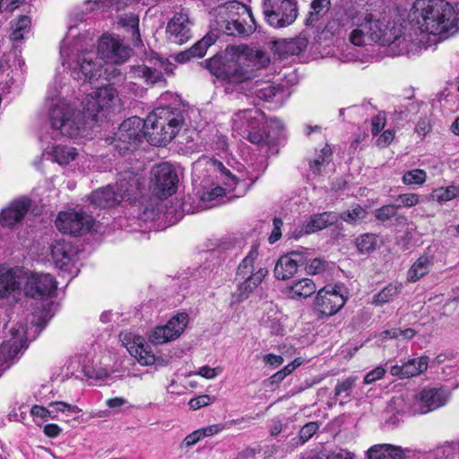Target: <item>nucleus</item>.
Instances as JSON below:
<instances>
[{
    "mask_svg": "<svg viewBox=\"0 0 459 459\" xmlns=\"http://www.w3.org/2000/svg\"><path fill=\"white\" fill-rule=\"evenodd\" d=\"M273 229L269 236V242L271 244H274L277 242L281 237V227L283 225V222L279 218H274L273 221Z\"/></svg>",
    "mask_w": 459,
    "mask_h": 459,
    "instance_id": "nucleus-62",
    "label": "nucleus"
},
{
    "mask_svg": "<svg viewBox=\"0 0 459 459\" xmlns=\"http://www.w3.org/2000/svg\"><path fill=\"white\" fill-rule=\"evenodd\" d=\"M94 225L95 221L91 215L73 210L59 212L56 221V226L60 231L74 236L91 231Z\"/></svg>",
    "mask_w": 459,
    "mask_h": 459,
    "instance_id": "nucleus-19",
    "label": "nucleus"
},
{
    "mask_svg": "<svg viewBox=\"0 0 459 459\" xmlns=\"http://www.w3.org/2000/svg\"><path fill=\"white\" fill-rule=\"evenodd\" d=\"M332 150L325 144L319 152H316L313 160L309 161V169L314 176H320L325 167L332 161Z\"/></svg>",
    "mask_w": 459,
    "mask_h": 459,
    "instance_id": "nucleus-37",
    "label": "nucleus"
},
{
    "mask_svg": "<svg viewBox=\"0 0 459 459\" xmlns=\"http://www.w3.org/2000/svg\"><path fill=\"white\" fill-rule=\"evenodd\" d=\"M117 90L110 84L88 94L82 101L83 111L75 110L55 86H50L47 100L51 101L49 119L52 128L64 136L81 137L85 134L87 118L98 121L115 105Z\"/></svg>",
    "mask_w": 459,
    "mask_h": 459,
    "instance_id": "nucleus-2",
    "label": "nucleus"
},
{
    "mask_svg": "<svg viewBox=\"0 0 459 459\" xmlns=\"http://www.w3.org/2000/svg\"><path fill=\"white\" fill-rule=\"evenodd\" d=\"M132 49L115 35H103L98 44V53L107 63L119 65L130 56Z\"/></svg>",
    "mask_w": 459,
    "mask_h": 459,
    "instance_id": "nucleus-21",
    "label": "nucleus"
},
{
    "mask_svg": "<svg viewBox=\"0 0 459 459\" xmlns=\"http://www.w3.org/2000/svg\"><path fill=\"white\" fill-rule=\"evenodd\" d=\"M184 121V112L180 108L160 107L145 120L139 117L126 119L113 136L106 138V142L120 154L135 150L143 137L152 145H165L174 139Z\"/></svg>",
    "mask_w": 459,
    "mask_h": 459,
    "instance_id": "nucleus-1",
    "label": "nucleus"
},
{
    "mask_svg": "<svg viewBox=\"0 0 459 459\" xmlns=\"http://www.w3.org/2000/svg\"><path fill=\"white\" fill-rule=\"evenodd\" d=\"M407 16L430 46L437 36L446 38L459 29L454 7L444 0H415Z\"/></svg>",
    "mask_w": 459,
    "mask_h": 459,
    "instance_id": "nucleus-3",
    "label": "nucleus"
},
{
    "mask_svg": "<svg viewBox=\"0 0 459 459\" xmlns=\"http://www.w3.org/2000/svg\"><path fill=\"white\" fill-rule=\"evenodd\" d=\"M122 0H87L84 2L85 8L82 10V14L93 11L95 9L106 8L116 5L117 9L120 8Z\"/></svg>",
    "mask_w": 459,
    "mask_h": 459,
    "instance_id": "nucleus-52",
    "label": "nucleus"
},
{
    "mask_svg": "<svg viewBox=\"0 0 459 459\" xmlns=\"http://www.w3.org/2000/svg\"><path fill=\"white\" fill-rule=\"evenodd\" d=\"M30 18L27 15H22L12 26L11 39L19 41L23 39L24 36L30 32Z\"/></svg>",
    "mask_w": 459,
    "mask_h": 459,
    "instance_id": "nucleus-45",
    "label": "nucleus"
},
{
    "mask_svg": "<svg viewBox=\"0 0 459 459\" xmlns=\"http://www.w3.org/2000/svg\"><path fill=\"white\" fill-rule=\"evenodd\" d=\"M325 459H354L353 454L345 449H335L332 451Z\"/></svg>",
    "mask_w": 459,
    "mask_h": 459,
    "instance_id": "nucleus-64",
    "label": "nucleus"
},
{
    "mask_svg": "<svg viewBox=\"0 0 459 459\" xmlns=\"http://www.w3.org/2000/svg\"><path fill=\"white\" fill-rule=\"evenodd\" d=\"M228 57L236 62L238 68L248 72L247 82L254 75L255 70L262 69L270 63L266 53L247 46H229Z\"/></svg>",
    "mask_w": 459,
    "mask_h": 459,
    "instance_id": "nucleus-13",
    "label": "nucleus"
},
{
    "mask_svg": "<svg viewBox=\"0 0 459 459\" xmlns=\"http://www.w3.org/2000/svg\"><path fill=\"white\" fill-rule=\"evenodd\" d=\"M175 65L170 63L168 59L163 57H156L153 61V66H148L145 65H137L133 67L134 77L142 78L147 83L154 84L157 82H163V74H172Z\"/></svg>",
    "mask_w": 459,
    "mask_h": 459,
    "instance_id": "nucleus-25",
    "label": "nucleus"
},
{
    "mask_svg": "<svg viewBox=\"0 0 459 459\" xmlns=\"http://www.w3.org/2000/svg\"><path fill=\"white\" fill-rule=\"evenodd\" d=\"M228 56L227 47L223 60L221 56H213L205 61L206 68L217 78L227 81L230 83L238 84L247 82L248 72L239 70L236 62L230 60Z\"/></svg>",
    "mask_w": 459,
    "mask_h": 459,
    "instance_id": "nucleus-18",
    "label": "nucleus"
},
{
    "mask_svg": "<svg viewBox=\"0 0 459 459\" xmlns=\"http://www.w3.org/2000/svg\"><path fill=\"white\" fill-rule=\"evenodd\" d=\"M211 28L218 33L229 36L250 34L254 28V17L250 9L238 1H228L218 4L210 12Z\"/></svg>",
    "mask_w": 459,
    "mask_h": 459,
    "instance_id": "nucleus-6",
    "label": "nucleus"
},
{
    "mask_svg": "<svg viewBox=\"0 0 459 459\" xmlns=\"http://www.w3.org/2000/svg\"><path fill=\"white\" fill-rule=\"evenodd\" d=\"M281 320V316L277 312L272 311L263 317L262 324L264 328L268 329L270 333L279 335L282 334L284 331Z\"/></svg>",
    "mask_w": 459,
    "mask_h": 459,
    "instance_id": "nucleus-46",
    "label": "nucleus"
},
{
    "mask_svg": "<svg viewBox=\"0 0 459 459\" xmlns=\"http://www.w3.org/2000/svg\"><path fill=\"white\" fill-rule=\"evenodd\" d=\"M395 206L398 208L401 207H412L417 205L420 203V197L417 194L414 193H407L399 195L395 198Z\"/></svg>",
    "mask_w": 459,
    "mask_h": 459,
    "instance_id": "nucleus-53",
    "label": "nucleus"
},
{
    "mask_svg": "<svg viewBox=\"0 0 459 459\" xmlns=\"http://www.w3.org/2000/svg\"><path fill=\"white\" fill-rule=\"evenodd\" d=\"M30 414L34 419H41L47 420L48 418L51 419V408H45L40 405H33L30 409Z\"/></svg>",
    "mask_w": 459,
    "mask_h": 459,
    "instance_id": "nucleus-59",
    "label": "nucleus"
},
{
    "mask_svg": "<svg viewBox=\"0 0 459 459\" xmlns=\"http://www.w3.org/2000/svg\"><path fill=\"white\" fill-rule=\"evenodd\" d=\"M31 205V200L27 196H21L10 202L0 212V225L13 227L24 218Z\"/></svg>",
    "mask_w": 459,
    "mask_h": 459,
    "instance_id": "nucleus-27",
    "label": "nucleus"
},
{
    "mask_svg": "<svg viewBox=\"0 0 459 459\" xmlns=\"http://www.w3.org/2000/svg\"><path fill=\"white\" fill-rule=\"evenodd\" d=\"M451 397V393L446 387H427L418 394L408 400L406 410L403 413L426 414L445 406Z\"/></svg>",
    "mask_w": 459,
    "mask_h": 459,
    "instance_id": "nucleus-12",
    "label": "nucleus"
},
{
    "mask_svg": "<svg viewBox=\"0 0 459 459\" xmlns=\"http://www.w3.org/2000/svg\"><path fill=\"white\" fill-rule=\"evenodd\" d=\"M261 450L260 446L247 447L237 455L236 459H255V455L259 454Z\"/></svg>",
    "mask_w": 459,
    "mask_h": 459,
    "instance_id": "nucleus-63",
    "label": "nucleus"
},
{
    "mask_svg": "<svg viewBox=\"0 0 459 459\" xmlns=\"http://www.w3.org/2000/svg\"><path fill=\"white\" fill-rule=\"evenodd\" d=\"M302 266H305L307 274L316 275L324 274L327 271L329 264L325 259L318 257L308 259L306 255V262Z\"/></svg>",
    "mask_w": 459,
    "mask_h": 459,
    "instance_id": "nucleus-47",
    "label": "nucleus"
},
{
    "mask_svg": "<svg viewBox=\"0 0 459 459\" xmlns=\"http://www.w3.org/2000/svg\"><path fill=\"white\" fill-rule=\"evenodd\" d=\"M435 259L434 251H432L430 247H428L407 271V281L409 282H416L426 276L433 267Z\"/></svg>",
    "mask_w": 459,
    "mask_h": 459,
    "instance_id": "nucleus-30",
    "label": "nucleus"
},
{
    "mask_svg": "<svg viewBox=\"0 0 459 459\" xmlns=\"http://www.w3.org/2000/svg\"><path fill=\"white\" fill-rule=\"evenodd\" d=\"M282 91V88L274 85L270 82H254L249 90L247 96H255L256 99L264 101H271L273 97Z\"/></svg>",
    "mask_w": 459,
    "mask_h": 459,
    "instance_id": "nucleus-34",
    "label": "nucleus"
},
{
    "mask_svg": "<svg viewBox=\"0 0 459 459\" xmlns=\"http://www.w3.org/2000/svg\"><path fill=\"white\" fill-rule=\"evenodd\" d=\"M224 427L221 424H212L206 426L204 428L198 429V432L200 434L201 439L208 437H212L221 431H222Z\"/></svg>",
    "mask_w": 459,
    "mask_h": 459,
    "instance_id": "nucleus-61",
    "label": "nucleus"
},
{
    "mask_svg": "<svg viewBox=\"0 0 459 459\" xmlns=\"http://www.w3.org/2000/svg\"><path fill=\"white\" fill-rule=\"evenodd\" d=\"M119 337L128 352L134 357L140 364L148 366L155 362V357L143 336L133 332H123L120 333Z\"/></svg>",
    "mask_w": 459,
    "mask_h": 459,
    "instance_id": "nucleus-23",
    "label": "nucleus"
},
{
    "mask_svg": "<svg viewBox=\"0 0 459 459\" xmlns=\"http://www.w3.org/2000/svg\"><path fill=\"white\" fill-rule=\"evenodd\" d=\"M258 247L253 246L248 254L239 264L237 270L238 289L233 294L237 302L247 299L249 294L264 281L268 271L264 267L255 270V261L258 259Z\"/></svg>",
    "mask_w": 459,
    "mask_h": 459,
    "instance_id": "nucleus-9",
    "label": "nucleus"
},
{
    "mask_svg": "<svg viewBox=\"0 0 459 459\" xmlns=\"http://www.w3.org/2000/svg\"><path fill=\"white\" fill-rule=\"evenodd\" d=\"M339 216L335 212H325L309 217L304 225V233L312 234L335 224Z\"/></svg>",
    "mask_w": 459,
    "mask_h": 459,
    "instance_id": "nucleus-33",
    "label": "nucleus"
},
{
    "mask_svg": "<svg viewBox=\"0 0 459 459\" xmlns=\"http://www.w3.org/2000/svg\"><path fill=\"white\" fill-rule=\"evenodd\" d=\"M26 272L18 266L0 264V299H18L23 294Z\"/></svg>",
    "mask_w": 459,
    "mask_h": 459,
    "instance_id": "nucleus-16",
    "label": "nucleus"
},
{
    "mask_svg": "<svg viewBox=\"0 0 459 459\" xmlns=\"http://www.w3.org/2000/svg\"><path fill=\"white\" fill-rule=\"evenodd\" d=\"M340 219L350 223L356 224L359 221L363 220L367 216V212L360 205L352 206L351 209L347 210L338 215Z\"/></svg>",
    "mask_w": 459,
    "mask_h": 459,
    "instance_id": "nucleus-48",
    "label": "nucleus"
},
{
    "mask_svg": "<svg viewBox=\"0 0 459 459\" xmlns=\"http://www.w3.org/2000/svg\"><path fill=\"white\" fill-rule=\"evenodd\" d=\"M85 375L90 378H94L97 380H104L109 377L110 372L108 369H107L105 368L93 366V367H87L85 368Z\"/></svg>",
    "mask_w": 459,
    "mask_h": 459,
    "instance_id": "nucleus-57",
    "label": "nucleus"
},
{
    "mask_svg": "<svg viewBox=\"0 0 459 459\" xmlns=\"http://www.w3.org/2000/svg\"><path fill=\"white\" fill-rule=\"evenodd\" d=\"M215 36L212 34H207L202 39L197 41L190 49L186 52L179 54L177 57L178 61H186L190 57H203L207 48L214 44Z\"/></svg>",
    "mask_w": 459,
    "mask_h": 459,
    "instance_id": "nucleus-36",
    "label": "nucleus"
},
{
    "mask_svg": "<svg viewBox=\"0 0 459 459\" xmlns=\"http://www.w3.org/2000/svg\"><path fill=\"white\" fill-rule=\"evenodd\" d=\"M191 26L192 23L186 13H176L166 27L168 40L178 45L187 42L192 37Z\"/></svg>",
    "mask_w": 459,
    "mask_h": 459,
    "instance_id": "nucleus-26",
    "label": "nucleus"
},
{
    "mask_svg": "<svg viewBox=\"0 0 459 459\" xmlns=\"http://www.w3.org/2000/svg\"><path fill=\"white\" fill-rule=\"evenodd\" d=\"M188 318L186 313L175 315L166 325L155 326L149 332V342L154 345H161L178 339L186 328Z\"/></svg>",
    "mask_w": 459,
    "mask_h": 459,
    "instance_id": "nucleus-17",
    "label": "nucleus"
},
{
    "mask_svg": "<svg viewBox=\"0 0 459 459\" xmlns=\"http://www.w3.org/2000/svg\"><path fill=\"white\" fill-rule=\"evenodd\" d=\"M306 262V254L299 251H293L281 255L275 266L274 276L278 280L285 281L290 279L297 272L299 266Z\"/></svg>",
    "mask_w": 459,
    "mask_h": 459,
    "instance_id": "nucleus-28",
    "label": "nucleus"
},
{
    "mask_svg": "<svg viewBox=\"0 0 459 459\" xmlns=\"http://www.w3.org/2000/svg\"><path fill=\"white\" fill-rule=\"evenodd\" d=\"M39 323L31 321V326L28 327L22 323L11 329V338L0 345V377L20 358V354L27 348V341L30 331L34 333L42 330Z\"/></svg>",
    "mask_w": 459,
    "mask_h": 459,
    "instance_id": "nucleus-10",
    "label": "nucleus"
},
{
    "mask_svg": "<svg viewBox=\"0 0 459 459\" xmlns=\"http://www.w3.org/2000/svg\"><path fill=\"white\" fill-rule=\"evenodd\" d=\"M402 289L403 284L401 282L390 283L374 296L373 303L377 306H382L391 302L400 294Z\"/></svg>",
    "mask_w": 459,
    "mask_h": 459,
    "instance_id": "nucleus-40",
    "label": "nucleus"
},
{
    "mask_svg": "<svg viewBox=\"0 0 459 459\" xmlns=\"http://www.w3.org/2000/svg\"><path fill=\"white\" fill-rule=\"evenodd\" d=\"M263 11L272 27H286L298 17L297 0H264Z\"/></svg>",
    "mask_w": 459,
    "mask_h": 459,
    "instance_id": "nucleus-15",
    "label": "nucleus"
},
{
    "mask_svg": "<svg viewBox=\"0 0 459 459\" xmlns=\"http://www.w3.org/2000/svg\"><path fill=\"white\" fill-rule=\"evenodd\" d=\"M369 459H403V452L398 446L391 445H378L371 447L368 451Z\"/></svg>",
    "mask_w": 459,
    "mask_h": 459,
    "instance_id": "nucleus-38",
    "label": "nucleus"
},
{
    "mask_svg": "<svg viewBox=\"0 0 459 459\" xmlns=\"http://www.w3.org/2000/svg\"><path fill=\"white\" fill-rule=\"evenodd\" d=\"M429 365V358L426 356L418 359H411L404 362L403 365H394L390 368L392 376H397L402 378L411 377L427 370Z\"/></svg>",
    "mask_w": 459,
    "mask_h": 459,
    "instance_id": "nucleus-32",
    "label": "nucleus"
},
{
    "mask_svg": "<svg viewBox=\"0 0 459 459\" xmlns=\"http://www.w3.org/2000/svg\"><path fill=\"white\" fill-rule=\"evenodd\" d=\"M346 19L350 22L349 39L353 45L362 46L367 39L380 44L388 22L385 17L375 19L368 9L351 6L346 9Z\"/></svg>",
    "mask_w": 459,
    "mask_h": 459,
    "instance_id": "nucleus-8",
    "label": "nucleus"
},
{
    "mask_svg": "<svg viewBox=\"0 0 459 459\" xmlns=\"http://www.w3.org/2000/svg\"><path fill=\"white\" fill-rule=\"evenodd\" d=\"M51 255L56 267L63 273L75 275L78 272L74 264V250L72 246L65 242H56L51 247Z\"/></svg>",
    "mask_w": 459,
    "mask_h": 459,
    "instance_id": "nucleus-29",
    "label": "nucleus"
},
{
    "mask_svg": "<svg viewBox=\"0 0 459 459\" xmlns=\"http://www.w3.org/2000/svg\"><path fill=\"white\" fill-rule=\"evenodd\" d=\"M56 290V281L49 273H31L26 272L23 294L33 299L49 296Z\"/></svg>",
    "mask_w": 459,
    "mask_h": 459,
    "instance_id": "nucleus-22",
    "label": "nucleus"
},
{
    "mask_svg": "<svg viewBox=\"0 0 459 459\" xmlns=\"http://www.w3.org/2000/svg\"><path fill=\"white\" fill-rule=\"evenodd\" d=\"M427 179V173L420 169H415L405 172L403 176V183L407 186L423 185Z\"/></svg>",
    "mask_w": 459,
    "mask_h": 459,
    "instance_id": "nucleus-49",
    "label": "nucleus"
},
{
    "mask_svg": "<svg viewBox=\"0 0 459 459\" xmlns=\"http://www.w3.org/2000/svg\"><path fill=\"white\" fill-rule=\"evenodd\" d=\"M316 290V284L313 280L301 278L288 284L284 288L283 293L291 299L299 300L312 296Z\"/></svg>",
    "mask_w": 459,
    "mask_h": 459,
    "instance_id": "nucleus-31",
    "label": "nucleus"
},
{
    "mask_svg": "<svg viewBox=\"0 0 459 459\" xmlns=\"http://www.w3.org/2000/svg\"><path fill=\"white\" fill-rule=\"evenodd\" d=\"M51 160L58 163L61 166L68 165L78 155L75 148L67 145H55L51 148L50 152L46 153Z\"/></svg>",
    "mask_w": 459,
    "mask_h": 459,
    "instance_id": "nucleus-35",
    "label": "nucleus"
},
{
    "mask_svg": "<svg viewBox=\"0 0 459 459\" xmlns=\"http://www.w3.org/2000/svg\"><path fill=\"white\" fill-rule=\"evenodd\" d=\"M121 23L123 26L127 27L132 30V33L134 36H136L137 38L140 37L139 32V18L134 13H128L126 14L124 17L121 18Z\"/></svg>",
    "mask_w": 459,
    "mask_h": 459,
    "instance_id": "nucleus-56",
    "label": "nucleus"
},
{
    "mask_svg": "<svg viewBox=\"0 0 459 459\" xmlns=\"http://www.w3.org/2000/svg\"><path fill=\"white\" fill-rule=\"evenodd\" d=\"M357 378L354 377H348L341 381H338L334 387V396L337 397H349L351 391L353 389Z\"/></svg>",
    "mask_w": 459,
    "mask_h": 459,
    "instance_id": "nucleus-51",
    "label": "nucleus"
},
{
    "mask_svg": "<svg viewBox=\"0 0 459 459\" xmlns=\"http://www.w3.org/2000/svg\"><path fill=\"white\" fill-rule=\"evenodd\" d=\"M378 242V237L373 233H365L359 236L355 240L356 247L360 254H369L373 252Z\"/></svg>",
    "mask_w": 459,
    "mask_h": 459,
    "instance_id": "nucleus-44",
    "label": "nucleus"
},
{
    "mask_svg": "<svg viewBox=\"0 0 459 459\" xmlns=\"http://www.w3.org/2000/svg\"><path fill=\"white\" fill-rule=\"evenodd\" d=\"M330 5L331 2L313 0L310 4V11L306 19L307 25L314 26L329 10Z\"/></svg>",
    "mask_w": 459,
    "mask_h": 459,
    "instance_id": "nucleus-42",
    "label": "nucleus"
},
{
    "mask_svg": "<svg viewBox=\"0 0 459 459\" xmlns=\"http://www.w3.org/2000/svg\"><path fill=\"white\" fill-rule=\"evenodd\" d=\"M93 38L81 34L76 25H70L60 47L62 65H67L74 80L91 82L101 75L102 63L96 57Z\"/></svg>",
    "mask_w": 459,
    "mask_h": 459,
    "instance_id": "nucleus-4",
    "label": "nucleus"
},
{
    "mask_svg": "<svg viewBox=\"0 0 459 459\" xmlns=\"http://www.w3.org/2000/svg\"><path fill=\"white\" fill-rule=\"evenodd\" d=\"M232 128L255 144L264 143L266 138L264 130V115L256 108L236 113L232 117Z\"/></svg>",
    "mask_w": 459,
    "mask_h": 459,
    "instance_id": "nucleus-11",
    "label": "nucleus"
},
{
    "mask_svg": "<svg viewBox=\"0 0 459 459\" xmlns=\"http://www.w3.org/2000/svg\"><path fill=\"white\" fill-rule=\"evenodd\" d=\"M276 51L281 56L299 55L307 48V42L303 39L277 41Z\"/></svg>",
    "mask_w": 459,
    "mask_h": 459,
    "instance_id": "nucleus-39",
    "label": "nucleus"
},
{
    "mask_svg": "<svg viewBox=\"0 0 459 459\" xmlns=\"http://www.w3.org/2000/svg\"><path fill=\"white\" fill-rule=\"evenodd\" d=\"M350 22L346 19V10L336 13L325 25L326 31L332 35L340 34L342 30H348Z\"/></svg>",
    "mask_w": 459,
    "mask_h": 459,
    "instance_id": "nucleus-43",
    "label": "nucleus"
},
{
    "mask_svg": "<svg viewBox=\"0 0 459 459\" xmlns=\"http://www.w3.org/2000/svg\"><path fill=\"white\" fill-rule=\"evenodd\" d=\"M385 126V114L378 113L371 119V133L377 134Z\"/></svg>",
    "mask_w": 459,
    "mask_h": 459,
    "instance_id": "nucleus-60",
    "label": "nucleus"
},
{
    "mask_svg": "<svg viewBox=\"0 0 459 459\" xmlns=\"http://www.w3.org/2000/svg\"><path fill=\"white\" fill-rule=\"evenodd\" d=\"M318 424L316 422H309L302 427L299 431V441H296V445H301L309 440L313 435L318 430Z\"/></svg>",
    "mask_w": 459,
    "mask_h": 459,
    "instance_id": "nucleus-55",
    "label": "nucleus"
},
{
    "mask_svg": "<svg viewBox=\"0 0 459 459\" xmlns=\"http://www.w3.org/2000/svg\"><path fill=\"white\" fill-rule=\"evenodd\" d=\"M380 44L387 46L393 56H416L430 47V43L420 35L419 30L408 17L403 21L400 18L392 22L388 20Z\"/></svg>",
    "mask_w": 459,
    "mask_h": 459,
    "instance_id": "nucleus-5",
    "label": "nucleus"
},
{
    "mask_svg": "<svg viewBox=\"0 0 459 459\" xmlns=\"http://www.w3.org/2000/svg\"><path fill=\"white\" fill-rule=\"evenodd\" d=\"M345 304V299L337 286H325L317 291L315 306L323 315L329 316L337 313Z\"/></svg>",
    "mask_w": 459,
    "mask_h": 459,
    "instance_id": "nucleus-24",
    "label": "nucleus"
},
{
    "mask_svg": "<svg viewBox=\"0 0 459 459\" xmlns=\"http://www.w3.org/2000/svg\"><path fill=\"white\" fill-rule=\"evenodd\" d=\"M49 408H51V419L53 420H60V415L64 411L68 412H81V409H79L76 405H72L64 402H53L49 403Z\"/></svg>",
    "mask_w": 459,
    "mask_h": 459,
    "instance_id": "nucleus-50",
    "label": "nucleus"
},
{
    "mask_svg": "<svg viewBox=\"0 0 459 459\" xmlns=\"http://www.w3.org/2000/svg\"><path fill=\"white\" fill-rule=\"evenodd\" d=\"M153 192L160 198H167L176 193L178 182L177 172L173 166L163 162L152 169Z\"/></svg>",
    "mask_w": 459,
    "mask_h": 459,
    "instance_id": "nucleus-20",
    "label": "nucleus"
},
{
    "mask_svg": "<svg viewBox=\"0 0 459 459\" xmlns=\"http://www.w3.org/2000/svg\"><path fill=\"white\" fill-rule=\"evenodd\" d=\"M415 331L411 328H407L405 330L394 328L391 330H386L381 333V336L383 338H390V339H397L403 338L406 340L411 339L415 335Z\"/></svg>",
    "mask_w": 459,
    "mask_h": 459,
    "instance_id": "nucleus-54",
    "label": "nucleus"
},
{
    "mask_svg": "<svg viewBox=\"0 0 459 459\" xmlns=\"http://www.w3.org/2000/svg\"><path fill=\"white\" fill-rule=\"evenodd\" d=\"M143 185V178L133 171L126 170L118 174L116 190L111 186L99 188L91 194L89 199L95 207H113L122 201L136 199Z\"/></svg>",
    "mask_w": 459,
    "mask_h": 459,
    "instance_id": "nucleus-7",
    "label": "nucleus"
},
{
    "mask_svg": "<svg viewBox=\"0 0 459 459\" xmlns=\"http://www.w3.org/2000/svg\"><path fill=\"white\" fill-rule=\"evenodd\" d=\"M208 165L213 172L219 174L216 177L223 182L225 188L216 186L204 190L200 199L205 208H211L221 204L226 191H232L238 183L237 178L221 161L210 160Z\"/></svg>",
    "mask_w": 459,
    "mask_h": 459,
    "instance_id": "nucleus-14",
    "label": "nucleus"
},
{
    "mask_svg": "<svg viewBox=\"0 0 459 459\" xmlns=\"http://www.w3.org/2000/svg\"><path fill=\"white\" fill-rule=\"evenodd\" d=\"M396 210L397 207L395 204L384 205L376 210L375 216L378 221H385L394 217L396 213Z\"/></svg>",
    "mask_w": 459,
    "mask_h": 459,
    "instance_id": "nucleus-58",
    "label": "nucleus"
},
{
    "mask_svg": "<svg viewBox=\"0 0 459 459\" xmlns=\"http://www.w3.org/2000/svg\"><path fill=\"white\" fill-rule=\"evenodd\" d=\"M459 196V186H448L434 189L429 196L431 201L443 204Z\"/></svg>",
    "mask_w": 459,
    "mask_h": 459,
    "instance_id": "nucleus-41",
    "label": "nucleus"
}]
</instances>
